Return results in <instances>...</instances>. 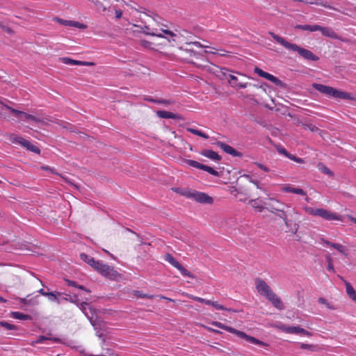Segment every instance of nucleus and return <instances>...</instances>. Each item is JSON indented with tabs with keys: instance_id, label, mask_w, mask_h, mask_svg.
<instances>
[{
	"instance_id": "obj_23",
	"label": "nucleus",
	"mask_w": 356,
	"mask_h": 356,
	"mask_svg": "<svg viewBox=\"0 0 356 356\" xmlns=\"http://www.w3.org/2000/svg\"><path fill=\"white\" fill-rule=\"evenodd\" d=\"M281 191L284 193H292L300 195H306V192L302 188H295L289 184L284 185Z\"/></svg>"
},
{
	"instance_id": "obj_5",
	"label": "nucleus",
	"mask_w": 356,
	"mask_h": 356,
	"mask_svg": "<svg viewBox=\"0 0 356 356\" xmlns=\"http://www.w3.org/2000/svg\"><path fill=\"white\" fill-rule=\"evenodd\" d=\"M312 87L319 92L330 97L341 99H353L350 93L337 90L331 86L314 83H312Z\"/></svg>"
},
{
	"instance_id": "obj_16",
	"label": "nucleus",
	"mask_w": 356,
	"mask_h": 356,
	"mask_svg": "<svg viewBox=\"0 0 356 356\" xmlns=\"http://www.w3.org/2000/svg\"><path fill=\"white\" fill-rule=\"evenodd\" d=\"M215 144L221 149H222L225 153L233 156H241L242 155L241 153L236 151L234 148L222 141L218 140Z\"/></svg>"
},
{
	"instance_id": "obj_48",
	"label": "nucleus",
	"mask_w": 356,
	"mask_h": 356,
	"mask_svg": "<svg viewBox=\"0 0 356 356\" xmlns=\"http://www.w3.org/2000/svg\"><path fill=\"white\" fill-rule=\"evenodd\" d=\"M173 103H174V102L170 99H158V101H156V104H163L165 105H170V104H172Z\"/></svg>"
},
{
	"instance_id": "obj_26",
	"label": "nucleus",
	"mask_w": 356,
	"mask_h": 356,
	"mask_svg": "<svg viewBox=\"0 0 356 356\" xmlns=\"http://www.w3.org/2000/svg\"><path fill=\"white\" fill-rule=\"evenodd\" d=\"M156 115L158 117L161 118H165V119H177L179 120L181 118L174 113L166 111H158L156 112Z\"/></svg>"
},
{
	"instance_id": "obj_2",
	"label": "nucleus",
	"mask_w": 356,
	"mask_h": 356,
	"mask_svg": "<svg viewBox=\"0 0 356 356\" xmlns=\"http://www.w3.org/2000/svg\"><path fill=\"white\" fill-rule=\"evenodd\" d=\"M254 285L257 292L270 302L275 308L279 310L284 309V305L280 298L274 293L271 287L264 280L257 277L254 280Z\"/></svg>"
},
{
	"instance_id": "obj_63",
	"label": "nucleus",
	"mask_w": 356,
	"mask_h": 356,
	"mask_svg": "<svg viewBox=\"0 0 356 356\" xmlns=\"http://www.w3.org/2000/svg\"><path fill=\"white\" fill-rule=\"evenodd\" d=\"M326 261H327V264L332 263V259L330 255L326 256Z\"/></svg>"
},
{
	"instance_id": "obj_29",
	"label": "nucleus",
	"mask_w": 356,
	"mask_h": 356,
	"mask_svg": "<svg viewBox=\"0 0 356 356\" xmlns=\"http://www.w3.org/2000/svg\"><path fill=\"white\" fill-rule=\"evenodd\" d=\"M300 327L282 325L280 329L289 334H299Z\"/></svg>"
},
{
	"instance_id": "obj_18",
	"label": "nucleus",
	"mask_w": 356,
	"mask_h": 356,
	"mask_svg": "<svg viewBox=\"0 0 356 356\" xmlns=\"http://www.w3.org/2000/svg\"><path fill=\"white\" fill-rule=\"evenodd\" d=\"M254 71L256 74H257L259 76L261 77H263V78H265L268 81H270L271 82L275 83V84H279L280 83V81L275 76H273V74H270L266 72H264V70H262L261 69L256 67L254 69Z\"/></svg>"
},
{
	"instance_id": "obj_54",
	"label": "nucleus",
	"mask_w": 356,
	"mask_h": 356,
	"mask_svg": "<svg viewBox=\"0 0 356 356\" xmlns=\"http://www.w3.org/2000/svg\"><path fill=\"white\" fill-rule=\"evenodd\" d=\"M46 120L49 121V122H55L58 124H60L61 125V121L60 120H54L52 117H47V118H44Z\"/></svg>"
},
{
	"instance_id": "obj_32",
	"label": "nucleus",
	"mask_w": 356,
	"mask_h": 356,
	"mask_svg": "<svg viewBox=\"0 0 356 356\" xmlns=\"http://www.w3.org/2000/svg\"><path fill=\"white\" fill-rule=\"evenodd\" d=\"M346 288V292L348 295L349 298L355 301L356 299V292L353 286L348 282L345 281Z\"/></svg>"
},
{
	"instance_id": "obj_24",
	"label": "nucleus",
	"mask_w": 356,
	"mask_h": 356,
	"mask_svg": "<svg viewBox=\"0 0 356 356\" xmlns=\"http://www.w3.org/2000/svg\"><path fill=\"white\" fill-rule=\"evenodd\" d=\"M271 203H268V204H266V209L267 210H268L270 213H276V212L277 211L278 209H280L278 205H282V206H285V204L284 203H282L280 202V201L277 200H274V199H271ZM286 207H290L288 205H286Z\"/></svg>"
},
{
	"instance_id": "obj_30",
	"label": "nucleus",
	"mask_w": 356,
	"mask_h": 356,
	"mask_svg": "<svg viewBox=\"0 0 356 356\" xmlns=\"http://www.w3.org/2000/svg\"><path fill=\"white\" fill-rule=\"evenodd\" d=\"M140 44L142 46L146 48H151L154 49H157L160 46L165 45V42H163L162 43L156 44L155 42L147 41V40H141Z\"/></svg>"
},
{
	"instance_id": "obj_36",
	"label": "nucleus",
	"mask_w": 356,
	"mask_h": 356,
	"mask_svg": "<svg viewBox=\"0 0 356 356\" xmlns=\"http://www.w3.org/2000/svg\"><path fill=\"white\" fill-rule=\"evenodd\" d=\"M318 169L323 173L329 175L330 177H333L334 173L331 171L325 164L323 163H318L317 165Z\"/></svg>"
},
{
	"instance_id": "obj_37",
	"label": "nucleus",
	"mask_w": 356,
	"mask_h": 356,
	"mask_svg": "<svg viewBox=\"0 0 356 356\" xmlns=\"http://www.w3.org/2000/svg\"><path fill=\"white\" fill-rule=\"evenodd\" d=\"M186 130H187V131H188L194 135L199 136L203 138H205V139L209 138V136L200 130H198V129H196L194 128H191V127H188L186 129Z\"/></svg>"
},
{
	"instance_id": "obj_52",
	"label": "nucleus",
	"mask_w": 356,
	"mask_h": 356,
	"mask_svg": "<svg viewBox=\"0 0 356 356\" xmlns=\"http://www.w3.org/2000/svg\"><path fill=\"white\" fill-rule=\"evenodd\" d=\"M41 169L43 170H45L47 172H51V173H55L54 168L47 166V165H42L41 166Z\"/></svg>"
},
{
	"instance_id": "obj_61",
	"label": "nucleus",
	"mask_w": 356,
	"mask_h": 356,
	"mask_svg": "<svg viewBox=\"0 0 356 356\" xmlns=\"http://www.w3.org/2000/svg\"><path fill=\"white\" fill-rule=\"evenodd\" d=\"M287 158L295 161V159L297 158V156L289 153V156H287Z\"/></svg>"
},
{
	"instance_id": "obj_21",
	"label": "nucleus",
	"mask_w": 356,
	"mask_h": 356,
	"mask_svg": "<svg viewBox=\"0 0 356 356\" xmlns=\"http://www.w3.org/2000/svg\"><path fill=\"white\" fill-rule=\"evenodd\" d=\"M56 20L60 24H61L64 26H72V27H75V28H77L79 29H85L87 28V26L86 24H84L83 23H80L76 21L66 20V19H60V18H57Z\"/></svg>"
},
{
	"instance_id": "obj_28",
	"label": "nucleus",
	"mask_w": 356,
	"mask_h": 356,
	"mask_svg": "<svg viewBox=\"0 0 356 356\" xmlns=\"http://www.w3.org/2000/svg\"><path fill=\"white\" fill-rule=\"evenodd\" d=\"M249 204L252 208L257 209L259 212H261L265 209L264 204H266L259 198L250 200Z\"/></svg>"
},
{
	"instance_id": "obj_62",
	"label": "nucleus",
	"mask_w": 356,
	"mask_h": 356,
	"mask_svg": "<svg viewBox=\"0 0 356 356\" xmlns=\"http://www.w3.org/2000/svg\"><path fill=\"white\" fill-rule=\"evenodd\" d=\"M291 216H293V215L297 216L298 212L295 209H292L290 213Z\"/></svg>"
},
{
	"instance_id": "obj_13",
	"label": "nucleus",
	"mask_w": 356,
	"mask_h": 356,
	"mask_svg": "<svg viewBox=\"0 0 356 356\" xmlns=\"http://www.w3.org/2000/svg\"><path fill=\"white\" fill-rule=\"evenodd\" d=\"M179 56L181 59L188 61V63H193V58H197L200 56L199 54L195 52L191 49H184L183 47H179Z\"/></svg>"
},
{
	"instance_id": "obj_43",
	"label": "nucleus",
	"mask_w": 356,
	"mask_h": 356,
	"mask_svg": "<svg viewBox=\"0 0 356 356\" xmlns=\"http://www.w3.org/2000/svg\"><path fill=\"white\" fill-rule=\"evenodd\" d=\"M280 218H282L283 221H285V219H288L286 211L282 209H278L276 213H274Z\"/></svg>"
},
{
	"instance_id": "obj_31",
	"label": "nucleus",
	"mask_w": 356,
	"mask_h": 356,
	"mask_svg": "<svg viewBox=\"0 0 356 356\" xmlns=\"http://www.w3.org/2000/svg\"><path fill=\"white\" fill-rule=\"evenodd\" d=\"M318 24L309 25V24H298L295 26L296 29L307 31L310 32H314L317 31Z\"/></svg>"
},
{
	"instance_id": "obj_53",
	"label": "nucleus",
	"mask_w": 356,
	"mask_h": 356,
	"mask_svg": "<svg viewBox=\"0 0 356 356\" xmlns=\"http://www.w3.org/2000/svg\"><path fill=\"white\" fill-rule=\"evenodd\" d=\"M115 19H119L122 16V11L120 9H115Z\"/></svg>"
},
{
	"instance_id": "obj_10",
	"label": "nucleus",
	"mask_w": 356,
	"mask_h": 356,
	"mask_svg": "<svg viewBox=\"0 0 356 356\" xmlns=\"http://www.w3.org/2000/svg\"><path fill=\"white\" fill-rule=\"evenodd\" d=\"M165 260L170 263L173 267L177 268L182 275L191 278H194L193 274L188 271L186 268H185L181 264H179L172 254L168 253L165 255Z\"/></svg>"
},
{
	"instance_id": "obj_49",
	"label": "nucleus",
	"mask_w": 356,
	"mask_h": 356,
	"mask_svg": "<svg viewBox=\"0 0 356 356\" xmlns=\"http://www.w3.org/2000/svg\"><path fill=\"white\" fill-rule=\"evenodd\" d=\"M255 165L266 172H268L270 171V169L268 167L261 163H256Z\"/></svg>"
},
{
	"instance_id": "obj_60",
	"label": "nucleus",
	"mask_w": 356,
	"mask_h": 356,
	"mask_svg": "<svg viewBox=\"0 0 356 356\" xmlns=\"http://www.w3.org/2000/svg\"><path fill=\"white\" fill-rule=\"evenodd\" d=\"M295 162L298 163H305L304 160L302 159H301V158H299V157H297L295 159Z\"/></svg>"
},
{
	"instance_id": "obj_22",
	"label": "nucleus",
	"mask_w": 356,
	"mask_h": 356,
	"mask_svg": "<svg viewBox=\"0 0 356 356\" xmlns=\"http://www.w3.org/2000/svg\"><path fill=\"white\" fill-rule=\"evenodd\" d=\"M321 241L327 246H331L336 249L339 252L343 255H347V248L340 243H332L325 238H321Z\"/></svg>"
},
{
	"instance_id": "obj_47",
	"label": "nucleus",
	"mask_w": 356,
	"mask_h": 356,
	"mask_svg": "<svg viewBox=\"0 0 356 356\" xmlns=\"http://www.w3.org/2000/svg\"><path fill=\"white\" fill-rule=\"evenodd\" d=\"M136 295L137 296V297L141 298L152 299V298H154V295H149V294H146V293H142L140 291H137Z\"/></svg>"
},
{
	"instance_id": "obj_33",
	"label": "nucleus",
	"mask_w": 356,
	"mask_h": 356,
	"mask_svg": "<svg viewBox=\"0 0 356 356\" xmlns=\"http://www.w3.org/2000/svg\"><path fill=\"white\" fill-rule=\"evenodd\" d=\"M11 315L13 318L22 321L31 320L32 318L31 316L24 314L19 312H13L11 313Z\"/></svg>"
},
{
	"instance_id": "obj_38",
	"label": "nucleus",
	"mask_w": 356,
	"mask_h": 356,
	"mask_svg": "<svg viewBox=\"0 0 356 356\" xmlns=\"http://www.w3.org/2000/svg\"><path fill=\"white\" fill-rule=\"evenodd\" d=\"M318 302L319 304L325 305L326 307V308H327L328 309L336 310L337 309L334 305H332V303L328 302L324 298H322V297L319 298L318 299Z\"/></svg>"
},
{
	"instance_id": "obj_7",
	"label": "nucleus",
	"mask_w": 356,
	"mask_h": 356,
	"mask_svg": "<svg viewBox=\"0 0 356 356\" xmlns=\"http://www.w3.org/2000/svg\"><path fill=\"white\" fill-rule=\"evenodd\" d=\"M181 195L200 204H212L213 203V197L203 192L195 190H187L183 192Z\"/></svg>"
},
{
	"instance_id": "obj_6",
	"label": "nucleus",
	"mask_w": 356,
	"mask_h": 356,
	"mask_svg": "<svg viewBox=\"0 0 356 356\" xmlns=\"http://www.w3.org/2000/svg\"><path fill=\"white\" fill-rule=\"evenodd\" d=\"M211 324L218 328L225 330L230 333L234 334L236 336H238V337L244 339L249 343H253V344H255L257 346H264V347L268 346V343H266L262 341H260L254 337L249 336L247 334H245L244 332L238 330L232 327L226 325L220 322L213 321V322H211Z\"/></svg>"
},
{
	"instance_id": "obj_56",
	"label": "nucleus",
	"mask_w": 356,
	"mask_h": 356,
	"mask_svg": "<svg viewBox=\"0 0 356 356\" xmlns=\"http://www.w3.org/2000/svg\"><path fill=\"white\" fill-rule=\"evenodd\" d=\"M66 282L69 286L77 288L78 284L74 282L69 280H66Z\"/></svg>"
},
{
	"instance_id": "obj_51",
	"label": "nucleus",
	"mask_w": 356,
	"mask_h": 356,
	"mask_svg": "<svg viewBox=\"0 0 356 356\" xmlns=\"http://www.w3.org/2000/svg\"><path fill=\"white\" fill-rule=\"evenodd\" d=\"M299 334H302L303 335H305L307 337H311L312 333L302 327L300 328Z\"/></svg>"
},
{
	"instance_id": "obj_12",
	"label": "nucleus",
	"mask_w": 356,
	"mask_h": 356,
	"mask_svg": "<svg viewBox=\"0 0 356 356\" xmlns=\"http://www.w3.org/2000/svg\"><path fill=\"white\" fill-rule=\"evenodd\" d=\"M183 162L189 165L190 166L204 170L215 177H219V172L210 166L202 164L194 160L186 159H184Z\"/></svg>"
},
{
	"instance_id": "obj_19",
	"label": "nucleus",
	"mask_w": 356,
	"mask_h": 356,
	"mask_svg": "<svg viewBox=\"0 0 356 356\" xmlns=\"http://www.w3.org/2000/svg\"><path fill=\"white\" fill-rule=\"evenodd\" d=\"M286 227V232L291 235H295L299 229V224L292 220L285 219L284 222Z\"/></svg>"
},
{
	"instance_id": "obj_39",
	"label": "nucleus",
	"mask_w": 356,
	"mask_h": 356,
	"mask_svg": "<svg viewBox=\"0 0 356 356\" xmlns=\"http://www.w3.org/2000/svg\"><path fill=\"white\" fill-rule=\"evenodd\" d=\"M60 295L61 293L58 291L49 292L47 297H48L50 301L56 302L58 304H59L60 301L58 300V296Z\"/></svg>"
},
{
	"instance_id": "obj_17",
	"label": "nucleus",
	"mask_w": 356,
	"mask_h": 356,
	"mask_svg": "<svg viewBox=\"0 0 356 356\" xmlns=\"http://www.w3.org/2000/svg\"><path fill=\"white\" fill-rule=\"evenodd\" d=\"M60 61L65 65H83V66H93L95 63L88 61H81L72 59L68 57L60 58Z\"/></svg>"
},
{
	"instance_id": "obj_20",
	"label": "nucleus",
	"mask_w": 356,
	"mask_h": 356,
	"mask_svg": "<svg viewBox=\"0 0 356 356\" xmlns=\"http://www.w3.org/2000/svg\"><path fill=\"white\" fill-rule=\"evenodd\" d=\"M317 31H321L323 35L332 38L339 39L337 33L331 28L318 25Z\"/></svg>"
},
{
	"instance_id": "obj_25",
	"label": "nucleus",
	"mask_w": 356,
	"mask_h": 356,
	"mask_svg": "<svg viewBox=\"0 0 356 356\" xmlns=\"http://www.w3.org/2000/svg\"><path fill=\"white\" fill-rule=\"evenodd\" d=\"M200 154L201 155L215 161H219L221 160V156L217 152L211 149H203Z\"/></svg>"
},
{
	"instance_id": "obj_64",
	"label": "nucleus",
	"mask_w": 356,
	"mask_h": 356,
	"mask_svg": "<svg viewBox=\"0 0 356 356\" xmlns=\"http://www.w3.org/2000/svg\"><path fill=\"white\" fill-rule=\"evenodd\" d=\"M348 218H349L352 222H353L354 223H355V224H356V218H354V217H353V216H348Z\"/></svg>"
},
{
	"instance_id": "obj_34",
	"label": "nucleus",
	"mask_w": 356,
	"mask_h": 356,
	"mask_svg": "<svg viewBox=\"0 0 356 356\" xmlns=\"http://www.w3.org/2000/svg\"><path fill=\"white\" fill-rule=\"evenodd\" d=\"M80 258L82 261L87 263L91 267H93L94 264L96 262V260H95L93 257H91L90 256L87 255L85 253H81L80 254Z\"/></svg>"
},
{
	"instance_id": "obj_11",
	"label": "nucleus",
	"mask_w": 356,
	"mask_h": 356,
	"mask_svg": "<svg viewBox=\"0 0 356 356\" xmlns=\"http://www.w3.org/2000/svg\"><path fill=\"white\" fill-rule=\"evenodd\" d=\"M92 268L106 277H111L117 274L113 268L100 261H96Z\"/></svg>"
},
{
	"instance_id": "obj_41",
	"label": "nucleus",
	"mask_w": 356,
	"mask_h": 356,
	"mask_svg": "<svg viewBox=\"0 0 356 356\" xmlns=\"http://www.w3.org/2000/svg\"><path fill=\"white\" fill-rule=\"evenodd\" d=\"M0 325L8 330H17V327L15 325L10 324L6 321H0Z\"/></svg>"
},
{
	"instance_id": "obj_15",
	"label": "nucleus",
	"mask_w": 356,
	"mask_h": 356,
	"mask_svg": "<svg viewBox=\"0 0 356 356\" xmlns=\"http://www.w3.org/2000/svg\"><path fill=\"white\" fill-rule=\"evenodd\" d=\"M188 296L191 299H192L193 300H195L197 302H201V303H204V304H205L207 305H211L213 307H215L216 309H219V310H229L227 308H226L223 305L219 304L218 302L211 301L210 300H206V299H204V298H200V297L195 296L193 295H188Z\"/></svg>"
},
{
	"instance_id": "obj_58",
	"label": "nucleus",
	"mask_w": 356,
	"mask_h": 356,
	"mask_svg": "<svg viewBox=\"0 0 356 356\" xmlns=\"http://www.w3.org/2000/svg\"><path fill=\"white\" fill-rule=\"evenodd\" d=\"M78 289H81V290H84L85 291H86L87 293H90V291L89 289H87L83 285H78L77 286Z\"/></svg>"
},
{
	"instance_id": "obj_4",
	"label": "nucleus",
	"mask_w": 356,
	"mask_h": 356,
	"mask_svg": "<svg viewBox=\"0 0 356 356\" xmlns=\"http://www.w3.org/2000/svg\"><path fill=\"white\" fill-rule=\"evenodd\" d=\"M268 34L279 44L289 50L297 52L301 57L307 60L318 61L319 57L314 54L310 50L302 48L296 44L291 43L284 38L275 34L273 32H269Z\"/></svg>"
},
{
	"instance_id": "obj_9",
	"label": "nucleus",
	"mask_w": 356,
	"mask_h": 356,
	"mask_svg": "<svg viewBox=\"0 0 356 356\" xmlns=\"http://www.w3.org/2000/svg\"><path fill=\"white\" fill-rule=\"evenodd\" d=\"M9 139L10 141L13 143L19 144L32 152L36 153L38 154H40V149L38 147L32 145L28 140L25 139L21 136L13 134L10 135Z\"/></svg>"
},
{
	"instance_id": "obj_46",
	"label": "nucleus",
	"mask_w": 356,
	"mask_h": 356,
	"mask_svg": "<svg viewBox=\"0 0 356 356\" xmlns=\"http://www.w3.org/2000/svg\"><path fill=\"white\" fill-rule=\"evenodd\" d=\"M305 211L312 216H316L317 209H314L310 207H304Z\"/></svg>"
},
{
	"instance_id": "obj_45",
	"label": "nucleus",
	"mask_w": 356,
	"mask_h": 356,
	"mask_svg": "<svg viewBox=\"0 0 356 356\" xmlns=\"http://www.w3.org/2000/svg\"><path fill=\"white\" fill-rule=\"evenodd\" d=\"M45 340H52L56 342H58L60 341V339L58 338H48L45 336H39L35 342L38 343H42Z\"/></svg>"
},
{
	"instance_id": "obj_50",
	"label": "nucleus",
	"mask_w": 356,
	"mask_h": 356,
	"mask_svg": "<svg viewBox=\"0 0 356 356\" xmlns=\"http://www.w3.org/2000/svg\"><path fill=\"white\" fill-rule=\"evenodd\" d=\"M277 151L279 153L284 155L286 157L289 156V152L284 147H279Z\"/></svg>"
},
{
	"instance_id": "obj_55",
	"label": "nucleus",
	"mask_w": 356,
	"mask_h": 356,
	"mask_svg": "<svg viewBox=\"0 0 356 356\" xmlns=\"http://www.w3.org/2000/svg\"><path fill=\"white\" fill-rule=\"evenodd\" d=\"M200 325L202 327H203L204 328L207 329V330L210 331V332H215V333H218V334H220V332L219 330H215V329H213L211 327H207L206 325H204L202 324H200Z\"/></svg>"
},
{
	"instance_id": "obj_44",
	"label": "nucleus",
	"mask_w": 356,
	"mask_h": 356,
	"mask_svg": "<svg viewBox=\"0 0 356 356\" xmlns=\"http://www.w3.org/2000/svg\"><path fill=\"white\" fill-rule=\"evenodd\" d=\"M300 347L301 349L309 350L310 351H315L316 350V346L314 345H312V344L301 343L300 344Z\"/></svg>"
},
{
	"instance_id": "obj_42",
	"label": "nucleus",
	"mask_w": 356,
	"mask_h": 356,
	"mask_svg": "<svg viewBox=\"0 0 356 356\" xmlns=\"http://www.w3.org/2000/svg\"><path fill=\"white\" fill-rule=\"evenodd\" d=\"M0 104H1L2 105H3L7 109L10 110L15 115L19 117V118H21V116H22V112L23 111H18L17 109H15L13 108H11L10 106H8V105H4L1 101H0Z\"/></svg>"
},
{
	"instance_id": "obj_8",
	"label": "nucleus",
	"mask_w": 356,
	"mask_h": 356,
	"mask_svg": "<svg viewBox=\"0 0 356 356\" xmlns=\"http://www.w3.org/2000/svg\"><path fill=\"white\" fill-rule=\"evenodd\" d=\"M228 72L229 70L227 68L220 69V72L222 76L225 77L227 79V82L232 88L242 89L246 88L248 86L250 85V83H248V82L239 80L237 76L229 74Z\"/></svg>"
},
{
	"instance_id": "obj_59",
	"label": "nucleus",
	"mask_w": 356,
	"mask_h": 356,
	"mask_svg": "<svg viewBox=\"0 0 356 356\" xmlns=\"http://www.w3.org/2000/svg\"><path fill=\"white\" fill-rule=\"evenodd\" d=\"M38 292L44 296H47L49 292H46L43 289H40Z\"/></svg>"
},
{
	"instance_id": "obj_14",
	"label": "nucleus",
	"mask_w": 356,
	"mask_h": 356,
	"mask_svg": "<svg viewBox=\"0 0 356 356\" xmlns=\"http://www.w3.org/2000/svg\"><path fill=\"white\" fill-rule=\"evenodd\" d=\"M316 216L321 217L322 218L329 221L342 220L341 217L340 216L323 208L317 209Z\"/></svg>"
},
{
	"instance_id": "obj_57",
	"label": "nucleus",
	"mask_w": 356,
	"mask_h": 356,
	"mask_svg": "<svg viewBox=\"0 0 356 356\" xmlns=\"http://www.w3.org/2000/svg\"><path fill=\"white\" fill-rule=\"evenodd\" d=\"M327 270H329V271L334 272V269L333 263L327 264Z\"/></svg>"
},
{
	"instance_id": "obj_27",
	"label": "nucleus",
	"mask_w": 356,
	"mask_h": 356,
	"mask_svg": "<svg viewBox=\"0 0 356 356\" xmlns=\"http://www.w3.org/2000/svg\"><path fill=\"white\" fill-rule=\"evenodd\" d=\"M295 1L308 3V4H314L317 6H321L325 8H327L332 10H337L336 8L329 6L326 2H323L321 0H294Z\"/></svg>"
},
{
	"instance_id": "obj_1",
	"label": "nucleus",
	"mask_w": 356,
	"mask_h": 356,
	"mask_svg": "<svg viewBox=\"0 0 356 356\" xmlns=\"http://www.w3.org/2000/svg\"><path fill=\"white\" fill-rule=\"evenodd\" d=\"M193 34L185 29L181 31H176L172 32L170 30L165 31V36L164 39L172 46H179L181 44H186L187 45L194 44L196 47L201 48H208L209 46L202 44L197 41H191V39L193 38Z\"/></svg>"
},
{
	"instance_id": "obj_40",
	"label": "nucleus",
	"mask_w": 356,
	"mask_h": 356,
	"mask_svg": "<svg viewBox=\"0 0 356 356\" xmlns=\"http://www.w3.org/2000/svg\"><path fill=\"white\" fill-rule=\"evenodd\" d=\"M302 126L305 129H309L312 132H318L321 131L317 127L312 124H302Z\"/></svg>"
},
{
	"instance_id": "obj_35",
	"label": "nucleus",
	"mask_w": 356,
	"mask_h": 356,
	"mask_svg": "<svg viewBox=\"0 0 356 356\" xmlns=\"http://www.w3.org/2000/svg\"><path fill=\"white\" fill-rule=\"evenodd\" d=\"M22 120H31L35 122H43L44 120L40 118H36L35 116L28 114L26 113L22 112L21 118Z\"/></svg>"
},
{
	"instance_id": "obj_3",
	"label": "nucleus",
	"mask_w": 356,
	"mask_h": 356,
	"mask_svg": "<svg viewBox=\"0 0 356 356\" xmlns=\"http://www.w3.org/2000/svg\"><path fill=\"white\" fill-rule=\"evenodd\" d=\"M163 26V25H161L156 22L154 19L149 17L147 21L143 22V24H134L133 27L136 29L133 31H139L145 35L164 38V36H165V31H168V29H164Z\"/></svg>"
}]
</instances>
